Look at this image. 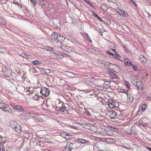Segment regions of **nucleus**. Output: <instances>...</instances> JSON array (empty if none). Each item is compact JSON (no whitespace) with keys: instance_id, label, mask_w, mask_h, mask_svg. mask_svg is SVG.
<instances>
[{"instance_id":"nucleus-8","label":"nucleus","mask_w":151,"mask_h":151,"mask_svg":"<svg viewBox=\"0 0 151 151\" xmlns=\"http://www.w3.org/2000/svg\"><path fill=\"white\" fill-rule=\"evenodd\" d=\"M131 79L132 83L134 85L139 81V80L138 77L135 76H132Z\"/></svg>"},{"instance_id":"nucleus-46","label":"nucleus","mask_w":151,"mask_h":151,"mask_svg":"<svg viewBox=\"0 0 151 151\" xmlns=\"http://www.w3.org/2000/svg\"><path fill=\"white\" fill-rule=\"evenodd\" d=\"M106 53L107 54H108V55H111L113 56V53L111 52L110 51H106Z\"/></svg>"},{"instance_id":"nucleus-23","label":"nucleus","mask_w":151,"mask_h":151,"mask_svg":"<svg viewBox=\"0 0 151 151\" xmlns=\"http://www.w3.org/2000/svg\"><path fill=\"white\" fill-rule=\"evenodd\" d=\"M76 143H70L69 145H68L70 151L72 149L76 148Z\"/></svg>"},{"instance_id":"nucleus-22","label":"nucleus","mask_w":151,"mask_h":151,"mask_svg":"<svg viewBox=\"0 0 151 151\" xmlns=\"http://www.w3.org/2000/svg\"><path fill=\"white\" fill-rule=\"evenodd\" d=\"M60 47L63 50L66 51H68V50H69V47L66 46V45H62L60 46Z\"/></svg>"},{"instance_id":"nucleus-5","label":"nucleus","mask_w":151,"mask_h":151,"mask_svg":"<svg viewBox=\"0 0 151 151\" xmlns=\"http://www.w3.org/2000/svg\"><path fill=\"white\" fill-rule=\"evenodd\" d=\"M40 93L45 96H48L50 94V91L49 89L45 87H42L40 91Z\"/></svg>"},{"instance_id":"nucleus-63","label":"nucleus","mask_w":151,"mask_h":151,"mask_svg":"<svg viewBox=\"0 0 151 151\" xmlns=\"http://www.w3.org/2000/svg\"><path fill=\"white\" fill-rule=\"evenodd\" d=\"M4 144V143H3V142H2V143H0V146H3V145Z\"/></svg>"},{"instance_id":"nucleus-52","label":"nucleus","mask_w":151,"mask_h":151,"mask_svg":"<svg viewBox=\"0 0 151 151\" xmlns=\"http://www.w3.org/2000/svg\"><path fill=\"white\" fill-rule=\"evenodd\" d=\"M38 117H37V118H35L34 119L35 121L36 122H38Z\"/></svg>"},{"instance_id":"nucleus-18","label":"nucleus","mask_w":151,"mask_h":151,"mask_svg":"<svg viewBox=\"0 0 151 151\" xmlns=\"http://www.w3.org/2000/svg\"><path fill=\"white\" fill-rule=\"evenodd\" d=\"M141 82L139 80V81L134 85L139 90H140L142 88V85L141 83Z\"/></svg>"},{"instance_id":"nucleus-50","label":"nucleus","mask_w":151,"mask_h":151,"mask_svg":"<svg viewBox=\"0 0 151 151\" xmlns=\"http://www.w3.org/2000/svg\"><path fill=\"white\" fill-rule=\"evenodd\" d=\"M30 90V89L29 88H26L24 89V91L26 92H28Z\"/></svg>"},{"instance_id":"nucleus-10","label":"nucleus","mask_w":151,"mask_h":151,"mask_svg":"<svg viewBox=\"0 0 151 151\" xmlns=\"http://www.w3.org/2000/svg\"><path fill=\"white\" fill-rule=\"evenodd\" d=\"M13 108L15 109L16 110L18 111L21 112L23 110V107L21 105H16L15 106H14L13 107Z\"/></svg>"},{"instance_id":"nucleus-6","label":"nucleus","mask_w":151,"mask_h":151,"mask_svg":"<svg viewBox=\"0 0 151 151\" xmlns=\"http://www.w3.org/2000/svg\"><path fill=\"white\" fill-rule=\"evenodd\" d=\"M109 115L111 118L116 119L118 118L120 114H118L117 113L114 111H111L109 112Z\"/></svg>"},{"instance_id":"nucleus-47","label":"nucleus","mask_w":151,"mask_h":151,"mask_svg":"<svg viewBox=\"0 0 151 151\" xmlns=\"http://www.w3.org/2000/svg\"><path fill=\"white\" fill-rule=\"evenodd\" d=\"M128 92V91L127 90H124L121 89L120 92L122 93H127Z\"/></svg>"},{"instance_id":"nucleus-39","label":"nucleus","mask_w":151,"mask_h":151,"mask_svg":"<svg viewBox=\"0 0 151 151\" xmlns=\"http://www.w3.org/2000/svg\"><path fill=\"white\" fill-rule=\"evenodd\" d=\"M100 142H106V138L104 137H100Z\"/></svg>"},{"instance_id":"nucleus-58","label":"nucleus","mask_w":151,"mask_h":151,"mask_svg":"<svg viewBox=\"0 0 151 151\" xmlns=\"http://www.w3.org/2000/svg\"><path fill=\"white\" fill-rule=\"evenodd\" d=\"M122 146H123V147H124V148H128V149H130V147H127L125 146V145H123Z\"/></svg>"},{"instance_id":"nucleus-53","label":"nucleus","mask_w":151,"mask_h":151,"mask_svg":"<svg viewBox=\"0 0 151 151\" xmlns=\"http://www.w3.org/2000/svg\"><path fill=\"white\" fill-rule=\"evenodd\" d=\"M42 119L41 118H40V117H39L38 118V122H42Z\"/></svg>"},{"instance_id":"nucleus-24","label":"nucleus","mask_w":151,"mask_h":151,"mask_svg":"<svg viewBox=\"0 0 151 151\" xmlns=\"http://www.w3.org/2000/svg\"><path fill=\"white\" fill-rule=\"evenodd\" d=\"M93 148L94 151H104V150H100L98 145L97 144L94 145Z\"/></svg>"},{"instance_id":"nucleus-26","label":"nucleus","mask_w":151,"mask_h":151,"mask_svg":"<svg viewBox=\"0 0 151 151\" xmlns=\"http://www.w3.org/2000/svg\"><path fill=\"white\" fill-rule=\"evenodd\" d=\"M138 125L141 126L143 127H146L147 125L146 123H144L142 121H140L138 123Z\"/></svg>"},{"instance_id":"nucleus-9","label":"nucleus","mask_w":151,"mask_h":151,"mask_svg":"<svg viewBox=\"0 0 151 151\" xmlns=\"http://www.w3.org/2000/svg\"><path fill=\"white\" fill-rule=\"evenodd\" d=\"M124 65L130 66L132 65V63L127 58H125L124 59Z\"/></svg>"},{"instance_id":"nucleus-54","label":"nucleus","mask_w":151,"mask_h":151,"mask_svg":"<svg viewBox=\"0 0 151 151\" xmlns=\"http://www.w3.org/2000/svg\"><path fill=\"white\" fill-rule=\"evenodd\" d=\"M86 3H87L88 4H89V5H91V6H92V5L91 4V3L88 1L87 0V1L86 2Z\"/></svg>"},{"instance_id":"nucleus-16","label":"nucleus","mask_w":151,"mask_h":151,"mask_svg":"<svg viewBox=\"0 0 151 151\" xmlns=\"http://www.w3.org/2000/svg\"><path fill=\"white\" fill-rule=\"evenodd\" d=\"M17 124L14 121H12L10 122V127L14 129L15 128L16 126L17 125Z\"/></svg>"},{"instance_id":"nucleus-40","label":"nucleus","mask_w":151,"mask_h":151,"mask_svg":"<svg viewBox=\"0 0 151 151\" xmlns=\"http://www.w3.org/2000/svg\"><path fill=\"white\" fill-rule=\"evenodd\" d=\"M34 99L38 100L39 99V97L37 95H35V96L32 97Z\"/></svg>"},{"instance_id":"nucleus-15","label":"nucleus","mask_w":151,"mask_h":151,"mask_svg":"<svg viewBox=\"0 0 151 151\" xmlns=\"http://www.w3.org/2000/svg\"><path fill=\"white\" fill-rule=\"evenodd\" d=\"M15 131L18 133H20L22 131V128L21 126L18 124L14 128Z\"/></svg>"},{"instance_id":"nucleus-17","label":"nucleus","mask_w":151,"mask_h":151,"mask_svg":"<svg viewBox=\"0 0 151 151\" xmlns=\"http://www.w3.org/2000/svg\"><path fill=\"white\" fill-rule=\"evenodd\" d=\"M103 64L108 67H110V68H113V66L115 65L114 64L110 63L108 62H106L105 61L103 62Z\"/></svg>"},{"instance_id":"nucleus-59","label":"nucleus","mask_w":151,"mask_h":151,"mask_svg":"<svg viewBox=\"0 0 151 151\" xmlns=\"http://www.w3.org/2000/svg\"><path fill=\"white\" fill-rule=\"evenodd\" d=\"M123 48H124V50H126V47L124 45H123Z\"/></svg>"},{"instance_id":"nucleus-11","label":"nucleus","mask_w":151,"mask_h":151,"mask_svg":"<svg viewBox=\"0 0 151 151\" xmlns=\"http://www.w3.org/2000/svg\"><path fill=\"white\" fill-rule=\"evenodd\" d=\"M4 76L6 77H9L12 75V72L7 69L4 71Z\"/></svg>"},{"instance_id":"nucleus-35","label":"nucleus","mask_w":151,"mask_h":151,"mask_svg":"<svg viewBox=\"0 0 151 151\" xmlns=\"http://www.w3.org/2000/svg\"><path fill=\"white\" fill-rule=\"evenodd\" d=\"M45 49L48 51H53V48L52 47H49V46H46L45 47Z\"/></svg>"},{"instance_id":"nucleus-44","label":"nucleus","mask_w":151,"mask_h":151,"mask_svg":"<svg viewBox=\"0 0 151 151\" xmlns=\"http://www.w3.org/2000/svg\"><path fill=\"white\" fill-rule=\"evenodd\" d=\"M130 1H131V2L132 3V4L133 5H134V6H135V7H137V4H136L134 1L132 0H130Z\"/></svg>"},{"instance_id":"nucleus-21","label":"nucleus","mask_w":151,"mask_h":151,"mask_svg":"<svg viewBox=\"0 0 151 151\" xmlns=\"http://www.w3.org/2000/svg\"><path fill=\"white\" fill-rule=\"evenodd\" d=\"M51 37L52 39L57 40L58 35L56 33L53 32L51 35Z\"/></svg>"},{"instance_id":"nucleus-62","label":"nucleus","mask_w":151,"mask_h":151,"mask_svg":"<svg viewBox=\"0 0 151 151\" xmlns=\"http://www.w3.org/2000/svg\"><path fill=\"white\" fill-rule=\"evenodd\" d=\"M26 114H27V115H29L30 114H32V113H26Z\"/></svg>"},{"instance_id":"nucleus-36","label":"nucleus","mask_w":151,"mask_h":151,"mask_svg":"<svg viewBox=\"0 0 151 151\" xmlns=\"http://www.w3.org/2000/svg\"><path fill=\"white\" fill-rule=\"evenodd\" d=\"M13 3L14 4L17 5L19 7H20V8H21L22 7L21 5L19 3H17L15 1L13 0Z\"/></svg>"},{"instance_id":"nucleus-7","label":"nucleus","mask_w":151,"mask_h":151,"mask_svg":"<svg viewBox=\"0 0 151 151\" xmlns=\"http://www.w3.org/2000/svg\"><path fill=\"white\" fill-rule=\"evenodd\" d=\"M117 11L118 13L122 16L125 17H127L128 16V14L123 10H121L120 9H118L117 10Z\"/></svg>"},{"instance_id":"nucleus-1","label":"nucleus","mask_w":151,"mask_h":151,"mask_svg":"<svg viewBox=\"0 0 151 151\" xmlns=\"http://www.w3.org/2000/svg\"><path fill=\"white\" fill-rule=\"evenodd\" d=\"M0 108L7 113H12V110L9 105L2 102H0Z\"/></svg>"},{"instance_id":"nucleus-20","label":"nucleus","mask_w":151,"mask_h":151,"mask_svg":"<svg viewBox=\"0 0 151 151\" xmlns=\"http://www.w3.org/2000/svg\"><path fill=\"white\" fill-rule=\"evenodd\" d=\"M100 133L101 135L103 136H106L109 135L108 133V132L106 130L104 129L102 130Z\"/></svg>"},{"instance_id":"nucleus-25","label":"nucleus","mask_w":151,"mask_h":151,"mask_svg":"<svg viewBox=\"0 0 151 151\" xmlns=\"http://www.w3.org/2000/svg\"><path fill=\"white\" fill-rule=\"evenodd\" d=\"M65 39V37L61 35H58L57 40L60 42L63 41Z\"/></svg>"},{"instance_id":"nucleus-60","label":"nucleus","mask_w":151,"mask_h":151,"mask_svg":"<svg viewBox=\"0 0 151 151\" xmlns=\"http://www.w3.org/2000/svg\"><path fill=\"white\" fill-rule=\"evenodd\" d=\"M147 148L149 150H150L151 151V148L150 147H147Z\"/></svg>"},{"instance_id":"nucleus-19","label":"nucleus","mask_w":151,"mask_h":151,"mask_svg":"<svg viewBox=\"0 0 151 151\" xmlns=\"http://www.w3.org/2000/svg\"><path fill=\"white\" fill-rule=\"evenodd\" d=\"M106 142L108 144H111L115 143V140L111 138H106Z\"/></svg>"},{"instance_id":"nucleus-56","label":"nucleus","mask_w":151,"mask_h":151,"mask_svg":"<svg viewBox=\"0 0 151 151\" xmlns=\"http://www.w3.org/2000/svg\"><path fill=\"white\" fill-rule=\"evenodd\" d=\"M111 2L116 4V0H112Z\"/></svg>"},{"instance_id":"nucleus-57","label":"nucleus","mask_w":151,"mask_h":151,"mask_svg":"<svg viewBox=\"0 0 151 151\" xmlns=\"http://www.w3.org/2000/svg\"><path fill=\"white\" fill-rule=\"evenodd\" d=\"M104 4H101V8L103 9V10H104V9H103V6H104Z\"/></svg>"},{"instance_id":"nucleus-38","label":"nucleus","mask_w":151,"mask_h":151,"mask_svg":"<svg viewBox=\"0 0 151 151\" xmlns=\"http://www.w3.org/2000/svg\"><path fill=\"white\" fill-rule=\"evenodd\" d=\"M93 13L95 14V17L98 19L99 20L101 21H104L103 20H102L98 16V15L97 14L94 12H93Z\"/></svg>"},{"instance_id":"nucleus-4","label":"nucleus","mask_w":151,"mask_h":151,"mask_svg":"<svg viewBox=\"0 0 151 151\" xmlns=\"http://www.w3.org/2000/svg\"><path fill=\"white\" fill-rule=\"evenodd\" d=\"M53 55L55 57V58L58 59H60L63 58L64 57H68L69 56V55L66 54V53H62V54H57L55 52H52Z\"/></svg>"},{"instance_id":"nucleus-55","label":"nucleus","mask_w":151,"mask_h":151,"mask_svg":"<svg viewBox=\"0 0 151 151\" xmlns=\"http://www.w3.org/2000/svg\"><path fill=\"white\" fill-rule=\"evenodd\" d=\"M100 137H95V139L97 141H100Z\"/></svg>"},{"instance_id":"nucleus-2","label":"nucleus","mask_w":151,"mask_h":151,"mask_svg":"<svg viewBox=\"0 0 151 151\" xmlns=\"http://www.w3.org/2000/svg\"><path fill=\"white\" fill-rule=\"evenodd\" d=\"M107 105L109 108L112 109L114 107L118 108L119 106V104L118 102H115L110 99L108 100Z\"/></svg>"},{"instance_id":"nucleus-30","label":"nucleus","mask_w":151,"mask_h":151,"mask_svg":"<svg viewBox=\"0 0 151 151\" xmlns=\"http://www.w3.org/2000/svg\"><path fill=\"white\" fill-rule=\"evenodd\" d=\"M41 70L42 71L46 73H48L50 72V70L49 69H46L44 68H42Z\"/></svg>"},{"instance_id":"nucleus-37","label":"nucleus","mask_w":151,"mask_h":151,"mask_svg":"<svg viewBox=\"0 0 151 151\" xmlns=\"http://www.w3.org/2000/svg\"><path fill=\"white\" fill-rule=\"evenodd\" d=\"M131 66H132V68L134 69V70L135 71H137L138 70V68L135 65H133L132 64V65Z\"/></svg>"},{"instance_id":"nucleus-3","label":"nucleus","mask_w":151,"mask_h":151,"mask_svg":"<svg viewBox=\"0 0 151 151\" xmlns=\"http://www.w3.org/2000/svg\"><path fill=\"white\" fill-rule=\"evenodd\" d=\"M108 70L111 77L113 79H118L119 78V77L115 73V71L114 70H112V69L109 68Z\"/></svg>"},{"instance_id":"nucleus-32","label":"nucleus","mask_w":151,"mask_h":151,"mask_svg":"<svg viewBox=\"0 0 151 151\" xmlns=\"http://www.w3.org/2000/svg\"><path fill=\"white\" fill-rule=\"evenodd\" d=\"M6 21L2 19L1 17H0V24H6Z\"/></svg>"},{"instance_id":"nucleus-61","label":"nucleus","mask_w":151,"mask_h":151,"mask_svg":"<svg viewBox=\"0 0 151 151\" xmlns=\"http://www.w3.org/2000/svg\"><path fill=\"white\" fill-rule=\"evenodd\" d=\"M148 17L149 18H150V17L151 18V15H150L148 13Z\"/></svg>"},{"instance_id":"nucleus-49","label":"nucleus","mask_w":151,"mask_h":151,"mask_svg":"<svg viewBox=\"0 0 151 151\" xmlns=\"http://www.w3.org/2000/svg\"><path fill=\"white\" fill-rule=\"evenodd\" d=\"M105 61L102 60L101 59H99L98 60V62L100 63L103 64V62H104Z\"/></svg>"},{"instance_id":"nucleus-45","label":"nucleus","mask_w":151,"mask_h":151,"mask_svg":"<svg viewBox=\"0 0 151 151\" xmlns=\"http://www.w3.org/2000/svg\"><path fill=\"white\" fill-rule=\"evenodd\" d=\"M0 151H5L3 146H0Z\"/></svg>"},{"instance_id":"nucleus-27","label":"nucleus","mask_w":151,"mask_h":151,"mask_svg":"<svg viewBox=\"0 0 151 151\" xmlns=\"http://www.w3.org/2000/svg\"><path fill=\"white\" fill-rule=\"evenodd\" d=\"M127 101L130 102H132L133 100V98L132 95H128L127 94Z\"/></svg>"},{"instance_id":"nucleus-48","label":"nucleus","mask_w":151,"mask_h":151,"mask_svg":"<svg viewBox=\"0 0 151 151\" xmlns=\"http://www.w3.org/2000/svg\"><path fill=\"white\" fill-rule=\"evenodd\" d=\"M26 55V53L25 52H22V53L21 54V56L24 58L25 57V56Z\"/></svg>"},{"instance_id":"nucleus-64","label":"nucleus","mask_w":151,"mask_h":151,"mask_svg":"<svg viewBox=\"0 0 151 151\" xmlns=\"http://www.w3.org/2000/svg\"><path fill=\"white\" fill-rule=\"evenodd\" d=\"M112 51L113 52H115V53L116 52V50H115V49H112Z\"/></svg>"},{"instance_id":"nucleus-28","label":"nucleus","mask_w":151,"mask_h":151,"mask_svg":"<svg viewBox=\"0 0 151 151\" xmlns=\"http://www.w3.org/2000/svg\"><path fill=\"white\" fill-rule=\"evenodd\" d=\"M147 108V105L145 104H142L141 106V111L142 112H144Z\"/></svg>"},{"instance_id":"nucleus-34","label":"nucleus","mask_w":151,"mask_h":151,"mask_svg":"<svg viewBox=\"0 0 151 151\" xmlns=\"http://www.w3.org/2000/svg\"><path fill=\"white\" fill-rule=\"evenodd\" d=\"M30 2L32 3L34 6H36V5L37 4V2L36 0H30Z\"/></svg>"},{"instance_id":"nucleus-51","label":"nucleus","mask_w":151,"mask_h":151,"mask_svg":"<svg viewBox=\"0 0 151 151\" xmlns=\"http://www.w3.org/2000/svg\"><path fill=\"white\" fill-rule=\"evenodd\" d=\"M86 114L89 116H91V114L90 113V112L88 111H87L86 112Z\"/></svg>"},{"instance_id":"nucleus-14","label":"nucleus","mask_w":151,"mask_h":151,"mask_svg":"<svg viewBox=\"0 0 151 151\" xmlns=\"http://www.w3.org/2000/svg\"><path fill=\"white\" fill-rule=\"evenodd\" d=\"M139 59L140 60V61L144 63H146L147 59L145 58L142 55H140L139 56Z\"/></svg>"},{"instance_id":"nucleus-29","label":"nucleus","mask_w":151,"mask_h":151,"mask_svg":"<svg viewBox=\"0 0 151 151\" xmlns=\"http://www.w3.org/2000/svg\"><path fill=\"white\" fill-rule=\"evenodd\" d=\"M32 63L34 65H40L41 63V62L40 61H38V60H36L33 61Z\"/></svg>"},{"instance_id":"nucleus-31","label":"nucleus","mask_w":151,"mask_h":151,"mask_svg":"<svg viewBox=\"0 0 151 151\" xmlns=\"http://www.w3.org/2000/svg\"><path fill=\"white\" fill-rule=\"evenodd\" d=\"M124 82L125 84L126 85L127 88L128 89H129L130 88V84H129V82L127 81L124 80Z\"/></svg>"},{"instance_id":"nucleus-33","label":"nucleus","mask_w":151,"mask_h":151,"mask_svg":"<svg viewBox=\"0 0 151 151\" xmlns=\"http://www.w3.org/2000/svg\"><path fill=\"white\" fill-rule=\"evenodd\" d=\"M105 30L104 29L100 28L99 29V32L100 33V35H103V33L105 32Z\"/></svg>"},{"instance_id":"nucleus-12","label":"nucleus","mask_w":151,"mask_h":151,"mask_svg":"<svg viewBox=\"0 0 151 151\" xmlns=\"http://www.w3.org/2000/svg\"><path fill=\"white\" fill-rule=\"evenodd\" d=\"M110 82L108 81H105L103 85V88L107 89L110 88Z\"/></svg>"},{"instance_id":"nucleus-41","label":"nucleus","mask_w":151,"mask_h":151,"mask_svg":"<svg viewBox=\"0 0 151 151\" xmlns=\"http://www.w3.org/2000/svg\"><path fill=\"white\" fill-rule=\"evenodd\" d=\"M32 57V56L30 55H27L26 53V55H25L24 58H26L27 59H28L31 58Z\"/></svg>"},{"instance_id":"nucleus-13","label":"nucleus","mask_w":151,"mask_h":151,"mask_svg":"<svg viewBox=\"0 0 151 151\" xmlns=\"http://www.w3.org/2000/svg\"><path fill=\"white\" fill-rule=\"evenodd\" d=\"M77 140L78 143H81L83 144L90 143V142L88 141L83 139H78Z\"/></svg>"},{"instance_id":"nucleus-43","label":"nucleus","mask_w":151,"mask_h":151,"mask_svg":"<svg viewBox=\"0 0 151 151\" xmlns=\"http://www.w3.org/2000/svg\"><path fill=\"white\" fill-rule=\"evenodd\" d=\"M113 56L114 57V58H116V59H118L119 58V55L117 53H113Z\"/></svg>"},{"instance_id":"nucleus-42","label":"nucleus","mask_w":151,"mask_h":151,"mask_svg":"<svg viewBox=\"0 0 151 151\" xmlns=\"http://www.w3.org/2000/svg\"><path fill=\"white\" fill-rule=\"evenodd\" d=\"M60 109L59 110L62 112H63L65 109V107H62L61 108H60Z\"/></svg>"}]
</instances>
